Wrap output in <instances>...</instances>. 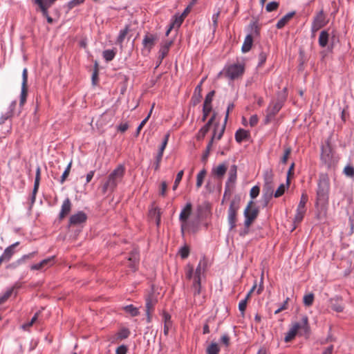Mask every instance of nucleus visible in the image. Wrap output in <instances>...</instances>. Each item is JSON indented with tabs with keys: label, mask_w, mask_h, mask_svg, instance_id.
<instances>
[{
	"label": "nucleus",
	"mask_w": 354,
	"mask_h": 354,
	"mask_svg": "<svg viewBox=\"0 0 354 354\" xmlns=\"http://www.w3.org/2000/svg\"><path fill=\"white\" fill-rule=\"evenodd\" d=\"M28 95V87L27 86H21V95H20V101L19 105L21 106L24 104L26 101V97Z\"/></svg>",
	"instance_id": "c9c22d12"
},
{
	"label": "nucleus",
	"mask_w": 354,
	"mask_h": 354,
	"mask_svg": "<svg viewBox=\"0 0 354 354\" xmlns=\"http://www.w3.org/2000/svg\"><path fill=\"white\" fill-rule=\"evenodd\" d=\"M167 189V183L165 181H162L160 186V195L165 196Z\"/></svg>",
	"instance_id": "338daca9"
},
{
	"label": "nucleus",
	"mask_w": 354,
	"mask_h": 354,
	"mask_svg": "<svg viewBox=\"0 0 354 354\" xmlns=\"http://www.w3.org/2000/svg\"><path fill=\"white\" fill-rule=\"evenodd\" d=\"M129 31V28L128 26H126L124 29L120 30L119 35L117 37L116 43L118 44L122 45L124 38L126 37L127 33Z\"/></svg>",
	"instance_id": "c756f323"
},
{
	"label": "nucleus",
	"mask_w": 354,
	"mask_h": 354,
	"mask_svg": "<svg viewBox=\"0 0 354 354\" xmlns=\"http://www.w3.org/2000/svg\"><path fill=\"white\" fill-rule=\"evenodd\" d=\"M299 330H303L304 334H309L310 333L308 318L306 315L302 317L301 322L292 324L291 328L285 335V342H290L295 339Z\"/></svg>",
	"instance_id": "7ed1b4c3"
},
{
	"label": "nucleus",
	"mask_w": 354,
	"mask_h": 354,
	"mask_svg": "<svg viewBox=\"0 0 354 354\" xmlns=\"http://www.w3.org/2000/svg\"><path fill=\"white\" fill-rule=\"evenodd\" d=\"M344 174L351 178H354V167L352 165H348L344 169Z\"/></svg>",
	"instance_id": "ea45409f"
},
{
	"label": "nucleus",
	"mask_w": 354,
	"mask_h": 354,
	"mask_svg": "<svg viewBox=\"0 0 354 354\" xmlns=\"http://www.w3.org/2000/svg\"><path fill=\"white\" fill-rule=\"evenodd\" d=\"M87 220V215L82 211H79L76 214L71 216L69 218V225H79L84 223Z\"/></svg>",
	"instance_id": "9b49d317"
},
{
	"label": "nucleus",
	"mask_w": 354,
	"mask_h": 354,
	"mask_svg": "<svg viewBox=\"0 0 354 354\" xmlns=\"http://www.w3.org/2000/svg\"><path fill=\"white\" fill-rule=\"evenodd\" d=\"M209 129L204 125L198 131L197 138L198 140L203 139L206 133L209 131Z\"/></svg>",
	"instance_id": "09e8293b"
},
{
	"label": "nucleus",
	"mask_w": 354,
	"mask_h": 354,
	"mask_svg": "<svg viewBox=\"0 0 354 354\" xmlns=\"http://www.w3.org/2000/svg\"><path fill=\"white\" fill-rule=\"evenodd\" d=\"M248 29L250 32L245 37L241 47V50L244 53H248L250 50L253 44V37H258L260 34V28L257 21L250 22L248 26Z\"/></svg>",
	"instance_id": "20e7f679"
},
{
	"label": "nucleus",
	"mask_w": 354,
	"mask_h": 354,
	"mask_svg": "<svg viewBox=\"0 0 354 354\" xmlns=\"http://www.w3.org/2000/svg\"><path fill=\"white\" fill-rule=\"evenodd\" d=\"M249 136V132L243 129H239L235 133V140L239 143L247 140Z\"/></svg>",
	"instance_id": "b1692460"
},
{
	"label": "nucleus",
	"mask_w": 354,
	"mask_h": 354,
	"mask_svg": "<svg viewBox=\"0 0 354 354\" xmlns=\"http://www.w3.org/2000/svg\"><path fill=\"white\" fill-rule=\"evenodd\" d=\"M56 0H35V3L38 5L44 17H48V9Z\"/></svg>",
	"instance_id": "ddd939ff"
},
{
	"label": "nucleus",
	"mask_w": 354,
	"mask_h": 354,
	"mask_svg": "<svg viewBox=\"0 0 354 354\" xmlns=\"http://www.w3.org/2000/svg\"><path fill=\"white\" fill-rule=\"evenodd\" d=\"M219 15H220V11H218L216 13H214L212 17L213 26H214V29H213L214 32L216 31V29L218 26V19Z\"/></svg>",
	"instance_id": "052dcab7"
},
{
	"label": "nucleus",
	"mask_w": 354,
	"mask_h": 354,
	"mask_svg": "<svg viewBox=\"0 0 354 354\" xmlns=\"http://www.w3.org/2000/svg\"><path fill=\"white\" fill-rule=\"evenodd\" d=\"M192 205L190 202L187 203L185 206L181 210V212L179 215V221L181 223V232L183 234L185 232V228L187 222V220L189 216L192 214Z\"/></svg>",
	"instance_id": "6e6552de"
},
{
	"label": "nucleus",
	"mask_w": 354,
	"mask_h": 354,
	"mask_svg": "<svg viewBox=\"0 0 354 354\" xmlns=\"http://www.w3.org/2000/svg\"><path fill=\"white\" fill-rule=\"evenodd\" d=\"M289 301V297H287L283 303L275 311L274 314H278L282 310H286L288 308V304Z\"/></svg>",
	"instance_id": "6e6d98bb"
},
{
	"label": "nucleus",
	"mask_w": 354,
	"mask_h": 354,
	"mask_svg": "<svg viewBox=\"0 0 354 354\" xmlns=\"http://www.w3.org/2000/svg\"><path fill=\"white\" fill-rule=\"evenodd\" d=\"M84 1L85 0H71L68 3V7L69 9H72L74 7L83 3Z\"/></svg>",
	"instance_id": "bf43d9fd"
},
{
	"label": "nucleus",
	"mask_w": 354,
	"mask_h": 354,
	"mask_svg": "<svg viewBox=\"0 0 354 354\" xmlns=\"http://www.w3.org/2000/svg\"><path fill=\"white\" fill-rule=\"evenodd\" d=\"M169 138V133H167V134L165 135L163 140L162 141L161 145L159 148L158 153L156 157V161L153 164L154 169L156 171H158L160 168V162L162 158L163 152H164V150L166 148V146L168 143Z\"/></svg>",
	"instance_id": "9d476101"
},
{
	"label": "nucleus",
	"mask_w": 354,
	"mask_h": 354,
	"mask_svg": "<svg viewBox=\"0 0 354 354\" xmlns=\"http://www.w3.org/2000/svg\"><path fill=\"white\" fill-rule=\"evenodd\" d=\"M72 204L71 200L68 198H66L62 203L61 210L59 214V218L60 220L63 219L66 217V215L69 214L71 210Z\"/></svg>",
	"instance_id": "a211bd4d"
},
{
	"label": "nucleus",
	"mask_w": 354,
	"mask_h": 354,
	"mask_svg": "<svg viewBox=\"0 0 354 354\" xmlns=\"http://www.w3.org/2000/svg\"><path fill=\"white\" fill-rule=\"evenodd\" d=\"M219 127V124L218 123H216L214 124V133H213V136L211 138V140H209V143L207 144V147H206V150H208L210 151L211 150V148H212V144H213V141H214V139L216 137V128Z\"/></svg>",
	"instance_id": "603ef678"
},
{
	"label": "nucleus",
	"mask_w": 354,
	"mask_h": 354,
	"mask_svg": "<svg viewBox=\"0 0 354 354\" xmlns=\"http://www.w3.org/2000/svg\"><path fill=\"white\" fill-rule=\"evenodd\" d=\"M172 44V40H165L161 43L160 48L158 52V57L156 62V68H157L161 64L164 58L167 55L169 48Z\"/></svg>",
	"instance_id": "1a4fd4ad"
},
{
	"label": "nucleus",
	"mask_w": 354,
	"mask_h": 354,
	"mask_svg": "<svg viewBox=\"0 0 354 354\" xmlns=\"http://www.w3.org/2000/svg\"><path fill=\"white\" fill-rule=\"evenodd\" d=\"M313 22L319 26L320 25L322 28L325 26L326 22L323 10H321L317 14V15L314 17Z\"/></svg>",
	"instance_id": "c85d7f7f"
},
{
	"label": "nucleus",
	"mask_w": 354,
	"mask_h": 354,
	"mask_svg": "<svg viewBox=\"0 0 354 354\" xmlns=\"http://www.w3.org/2000/svg\"><path fill=\"white\" fill-rule=\"evenodd\" d=\"M279 3L277 1H271L266 6V10L268 12L276 10L279 8Z\"/></svg>",
	"instance_id": "a19ab883"
},
{
	"label": "nucleus",
	"mask_w": 354,
	"mask_h": 354,
	"mask_svg": "<svg viewBox=\"0 0 354 354\" xmlns=\"http://www.w3.org/2000/svg\"><path fill=\"white\" fill-rule=\"evenodd\" d=\"M212 111V106H203V118L202 121L205 122L209 114V113Z\"/></svg>",
	"instance_id": "5fc2aeb1"
},
{
	"label": "nucleus",
	"mask_w": 354,
	"mask_h": 354,
	"mask_svg": "<svg viewBox=\"0 0 354 354\" xmlns=\"http://www.w3.org/2000/svg\"><path fill=\"white\" fill-rule=\"evenodd\" d=\"M40 179H41V168L39 166H37V169H36V174H35L34 186H35L36 187H39Z\"/></svg>",
	"instance_id": "49530a36"
},
{
	"label": "nucleus",
	"mask_w": 354,
	"mask_h": 354,
	"mask_svg": "<svg viewBox=\"0 0 354 354\" xmlns=\"http://www.w3.org/2000/svg\"><path fill=\"white\" fill-rule=\"evenodd\" d=\"M129 261L131 262L129 266L132 269H136V265L139 261L138 253L136 251L133 252L129 257Z\"/></svg>",
	"instance_id": "7c9ffc66"
},
{
	"label": "nucleus",
	"mask_w": 354,
	"mask_h": 354,
	"mask_svg": "<svg viewBox=\"0 0 354 354\" xmlns=\"http://www.w3.org/2000/svg\"><path fill=\"white\" fill-rule=\"evenodd\" d=\"M330 179L328 175L326 173H322L319 175L317 181V187L316 189L315 206L325 207L328 204L330 192Z\"/></svg>",
	"instance_id": "f257e3e1"
},
{
	"label": "nucleus",
	"mask_w": 354,
	"mask_h": 354,
	"mask_svg": "<svg viewBox=\"0 0 354 354\" xmlns=\"http://www.w3.org/2000/svg\"><path fill=\"white\" fill-rule=\"evenodd\" d=\"M183 20H184V18H183L181 16H175L174 21L170 24L174 28H178L181 26Z\"/></svg>",
	"instance_id": "79ce46f5"
},
{
	"label": "nucleus",
	"mask_w": 354,
	"mask_h": 354,
	"mask_svg": "<svg viewBox=\"0 0 354 354\" xmlns=\"http://www.w3.org/2000/svg\"><path fill=\"white\" fill-rule=\"evenodd\" d=\"M290 184V180L288 179V178H286V184H281L279 187L277 188V189L274 192L273 196L275 198H279L283 195L286 190L289 187Z\"/></svg>",
	"instance_id": "393cba45"
},
{
	"label": "nucleus",
	"mask_w": 354,
	"mask_h": 354,
	"mask_svg": "<svg viewBox=\"0 0 354 354\" xmlns=\"http://www.w3.org/2000/svg\"><path fill=\"white\" fill-rule=\"evenodd\" d=\"M265 184L263 188V194L270 196H273V185H272V174L270 172H266L264 177Z\"/></svg>",
	"instance_id": "f8f14e48"
},
{
	"label": "nucleus",
	"mask_w": 354,
	"mask_h": 354,
	"mask_svg": "<svg viewBox=\"0 0 354 354\" xmlns=\"http://www.w3.org/2000/svg\"><path fill=\"white\" fill-rule=\"evenodd\" d=\"M308 201V196L306 194H302L300 201L297 208L296 214L294 218L295 223H300L304 216L306 213V204Z\"/></svg>",
	"instance_id": "0eeeda50"
},
{
	"label": "nucleus",
	"mask_w": 354,
	"mask_h": 354,
	"mask_svg": "<svg viewBox=\"0 0 354 354\" xmlns=\"http://www.w3.org/2000/svg\"><path fill=\"white\" fill-rule=\"evenodd\" d=\"M314 301V295L313 293H310L304 295V304L306 306H310L313 305Z\"/></svg>",
	"instance_id": "58836bf2"
},
{
	"label": "nucleus",
	"mask_w": 354,
	"mask_h": 354,
	"mask_svg": "<svg viewBox=\"0 0 354 354\" xmlns=\"http://www.w3.org/2000/svg\"><path fill=\"white\" fill-rule=\"evenodd\" d=\"M328 39H329V34H328V31L322 30L320 32L319 39H318L319 45L322 48L326 47L328 44Z\"/></svg>",
	"instance_id": "bb28decb"
},
{
	"label": "nucleus",
	"mask_w": 354,
	"mask_h": 354,
	"mask_svg": "<svg viewBox=\"0 0 354 354\" xmlns=\"http://www.w3.org/2000/svg\"><path fill=\"white\" fill-rule=\"evenodd\" d=\"M296 12L295 11H292L288 13H287L286 15H284L281 19H280L277 24L276 27L277 29H281L283 28L287 23L295 15Z\"/></svg>",
	"instance_id": "412c9836"
},
{
	"label": "nucleus",
	"mask_w": 354,
	"mask_h": 354,
	"mask_svg": "<svg viewBox=\"0 0 354 354\" xmlns=\"http://www.w3.org/2000/svg\"><path fill=\"white\" fill-rule=\"evenodd\" d=\"M282 106L283 102L281 100H277V102L270 103L266 111L267 113H270V115L275 116L279 112Z\"/></svg>",
	"instance_id": "aec40b11"
},
{
	"label": "nucleus",
	"mask_w": 354,
	"mask_h": 354,
	"mask_svg": "<svg viewBox=\"0 0 354 354\" xmlns=\"http://www.w3.org/2000/svg\"><path fill=\"white\" fill-rule=\"evenodd\" d=\"M129 330L128 328H123L118 332L116 336L118 339L122 340L129 337Z\"/></svg>",
	"instance_id": "72a5a7b5"
},
{
	"label": "nucleus",
	"mask_w": 354,
	"mask_h": 354,
	"mask_svg": "<svg viewBox=\"0 0 354 354\" xmlns=\"http://www.w3.org/2000/svg\"><path fill=\"white\" fill-rule=\"evenodd\" d=\"M124 167L122 165H118L109 176L108 180L102 186V192H113L116 188L118 183L122 178L124 174Z\"/></svg>",
	"instance_id": "f03ea898"
},
{
	"label": "nucleus",
	"mask_w": 354,
	"mask_h": 354,
	"mask_svg": "<svg viewBox=\"0 0 354 354\" xmlns=\"http://www.w3.org/2000/svg\"><path fill=\"white\" fill-rule=\"evenodd\" d=\"M128 348L127 346L122 344L119 346L115 351V354H127Z\"/></svg>",
	"instance_id": "69168bd1"
},
{
	"label": "nucleus",
	"mask_w": 354,
	"mask_h": 354,
	"mask_svg": "<svg viewBox=\"0 0 354 354\" xmlns=\"http://www.w3.org/2000/svg\"><path fill=\"white\" fill-rule=\"evenodd\" d=\"M162 317L164 321V334L167 335L169 329L172 326L171 317V315L167 312L163 313Z\"/></svg>",
	"instance_id": "4be33fe9"
},
{
	"label": "nucleus",
	"mask_w": 354,
	"mask_h": 354,
	"mask_svg": "<svg viewBox=\"0 0 354 354\" xmlns=\"http://www.w3.org/2000/svg\"><path fill=\"white\" fill-rule=\"evenodd\" d=\"M38 189H39V187H37L35 186L33 187L32 195L30 198L31 206L33 205V204L35 203L36 195L38 192Z\"/></svg>",
	"instance_id": "0e129e2a"
},
{
	"label": "nucleus",
	"mask_w": 354,
	"mask_h": 354,
	"mask_svg": "<svg viewBox=\"0 0 354 354\" xmlns=\"http://www.w3.org/2000/svg\"><path fill=\"white\" fill-rule=\"evenodd\" d=\"M260 189L258 186H254L251 189L250 192V197L254 199L258 196L259 194Z\"/></svg>",
	"instance_id": "4d7b16f0"
},
{
	"label": "nucleus",
	"mask_w": 354,
	"mask_h": 354,
	"mask_svg": "<svg viewBox=\"0 0 354 354\" xmlns=\"http://www.w3.org/2000/svg\"><path fill=\"white\" fill-rule=\"evenodd\" d=\"M124 310L127 313H129L132 317H136L140 313L138 309L134 307L132 304L124 306Z\"/></svg>",
	"instance_id": "2f4dec72"
},
{
	"label": "nucleus",
	"mask_w": 354,
	"mask_h": 354,
	"mask_svg": "<svg viewBox=\"0 0 354 354\" xmlns=\"http://www.w3.org/2000/svg\"><path fill=\"white\" fill-rule=\"evenodd\" d=\"M158 39V37L156 35L147 33L143 38L142 45L145 48H147L149 52L155 46L156 41Z\"/></svg>",
	"instance_id": "2eb2a0df"
},
{
	"label": "nucleus",
	"mask_w": 354,
	"mask_h": 354,
	"mask_svg": "<svg viewBox=\"0 0 354 354\" xmlns=\"http://www.w3.org/2000/svg\"><path fill=\"white\" fill-rule=\"evenodd\" d=\"M239 197H235L231 201L228 209L227 221L230 230H233L236 227V214L239 209Z\"/></svg>",
	"instance_id": "423d86ee"
},
{
	"label": "nucleus",
	"mask_w": 354,
	"mask_h": 354,
	"mask_svg": "<svg viewBox=\"0 0 354 354\" xmlns=\"http://www.w3.org/2000/svg\"><path fill=\"white\" fill-rule=\"evenodd\" d=\"M153 106H152L151 110H150V112L148 114V115L140 122V124L138 125V128H137V130H136V132H137V134H139L140 130L143 128V127L145 126V124H146V122L148 121L149 118H150V115H151V113L152 112V110H153Z\"/></svg>",
	"instance_id": "c03bdc74"
},
{
	"label": "nucleus",
	"mask_w": 354,
	"mask_h": 354,
	"mask_svg": "<svg viewBox=\"0 0 354 354\" xmlns=\"http://www.w3.org/2000/svg\"><path fill=\"white\" fill-rule=\"evenodd\" d=\"M246 306H247L246 299L241 300L239 304V309L243 315L245 310Z\"/></svg>",
	"instance_id": "774afa93"
},
{
	"label": "nucleus",
	"mask_w": 354,
	"mask_h": 354,
	"mask_svg": "<svg viewBox=\"0 0 354 354\" xmlns=\"http://www.w3.org/2000/svg\"><path fill=\"white\" fill-rule=\"evenodd\" d=\"M28 83V70L26 68H24L22 73V83L21 86H27Z\"/></svg>",
	"instance_id": "e2e57ef3"
},
{
	"label": "nucleus",
	"mask_w": 354,
	"mask_h": 354,
	"mask_svg": "<svg viewBox=\"0 0 354 354\" xmlns=\"http://www.w3.org/2000/svg\"><path fill=\"white\" fill-rule=\"evenodd\" d=\"M54 259H55V257L53 256L51 257H49V258L42 260L41 261H40V263L43 267L46 266H50V265L53 264Z\"/></svg>",
	"instance_id": "680f3d73"
},
{
	"label": "nucleus",
	"mask_w": 354,
	"mask_h": 354,
	"mask_svg": "<svg viewBox=\"0 0 354 354\" xmlns=\"http://www.w3.org/2000/svg\"><path fill=\"white\" fill-rule=\"evenodd\" d=\"M201 279H194L193 283V289H194V295L196 296L201 294Z\"/></svg>",
	"instance_id": "473e14b6"
},
{
	"label": "nucleus",
	"mask_w": 354,
	"mask_h": 354,
	"mask_svg": "<svg viewBox=\"0 0 354 354\" xmlns=\"http://www.w3.org/2000/svg\"><path fill=\"white\" fill-rule=\"evenodd\" d=\"M21 285L19 283H15L14 286L8 288L1 297H0V304L4 303L13 293L15 297L17 296V292L15 290L20 288Z\"/></svg>",
	"instance_id": "f3484780"
},
{
	"label": "nucleus",
	"mask_w": 354,
	"mask_h": 354,
	"mask_svg": "<svg viewBox=\"0 0 354 354\" xmlns=\"http://www.w3.org/2000/svg\"><path fill=\"white\" fill-rule=\"evenodd\" d=\"M206 175V170L205 169H202L198 174H197V179H196V187H201L202 184H203V179L205 178Z\"/></svg>",
	"instance_id": "4c0bfd02"
},
{
	"label": "nucleus",
	"mask_w": 354,
	"mask_h": 354,
	"mask_svg": "<svg viewBox=\"0 0 354 354\" xmlns=\"http://www.w3.org/2000/svg\"><path fill=\"white\" fill-rule=\"evenodd\" d=\"M267 59V53L264 51H261L259 55V63L258 67L262 66L266 62Z\"/></svg>",
	"instance_id": "a18cd8bd"
},
{
	"label": "nucleus",
	"mask_w": 354,
	"mask_h": 354,
	"mask_svg": "<svg viewBox=\"0 0 354 354\" xmlns=\"http://www.w3.org/2000/svg\"><path fill=\"white\" fill-rule=\"evenodd\" d=\"M157 303V299L152 296H148L146 298L145 308L146 313H152L154 310V307Z\"/></svg>",
	"instance_id": "a878e982"
},
{
	"label": "nucleus",
	"mask_w": 354,
	"mask_h": 354,
	"mask_svg": "<svg viewBox=\"0 0 354 354\" xmlns=\"http://www.w3.org/2000/svg\"><path fill=\"white\" fill-rule=\"evenodd\" d=\"M225 76L230 80H234L241 77L245 72L243 64H232L225 66L223 71Z\"/></svg>",
	"instance_id": "39448f33"
},
{
	"label": "nucleus",
	"mask_w": 354,
	"mask_h": 354,
	"mask_svg": "<svg viewBox=\"0 0 354 354\" xmlns=\"http://www.w3.org/2000/svg\"><path fill=\"white\" fill-rule=\"evenodd\" d=\"M219 127V124L218 123H216L214 124V133H213V136L211 138V140H209V143L207 144V147H206V150H208L210 151L211 150V148H212V144H213V141H214V139L216 137V128Z\"/></svg>",
	"instance_id": "3c124183"
},
{
	"label": "nucleus",
	"mask_w": 354,
	"mask_h": 354,
	"mask_svg": "<svg viewBox=\"0 0 354 354\" xmlns=\"http://www.w3.org/2000/svg\"><path fill=\"white\" fill-rule=\"evenodd\" d=\"M220 348L216 343H212L207 348V354H218Z\"/></svg>",
	"instance_id": "f704fd0d"
},
{
	"label": "nucleus",
	"mask_w": 354,
	"mask_h": 354,
	"mask_svg": "<svg viewBox=\"0 0 354 354\" xmlns=\"http://www.w3.org/2000/svg\"><path fill=\"white\" fill-rule=\"evenodd\" d=\"M252 203H253L252 201H250L248 203L246 208L244 210L243 214H244L245 218H248L250 220L254 221L258 216L259 210L257 208H254L253 209H251V206H252Z\"/></svg>",
	"instance_id": "6ab92c4d"
},
{
	"label": "nucleus",
	"mask_w": 354,
	"mask_h": 354,
	"mask_svg": "<svg viewBox=\"0 0 354 354\" xmlns=\"http://www.w3.org/2000/svg\"><path fill=\"white\" fill-rule=\"evenodd\" d=\"M291 153V148L287 147L284 150L283 156L281 159V162L282 164H286L288 161V158Z\"/></svg>",
	"instance_id": "de8ad7c7"
},
{
	"label": "nucleus",
	"mask_w": 354,
	"mask_h": 354,
	"mask_svg": "<svg viewBox=\"0 0 354 354\" xmlns=\"http://www.w3.org/2000/svg\"><path fill=\"white\" fill-rule=\"evenodd\" d=\"M36 254H37V252H32L28 254H24L20 259H19V261H20L21 263L22 264L26 260L33 258Z\"/></svg>",
	"instance_id": "864d4df0"
},
{
	"label": "nucleus",
	"mask_w": 354,
	"mask_h": 354,
	"mask_svg": "<svg viewBox=\"0 0 354 354\" xmlns=\"http://www.w3.org/2000/svg\"><path fill=\"white\" fill-rule=\"evenodd\" d=\"M183 171L181 170L180 171L177 175H176V179H175V181H174V184L173 185V190H176L180 183V182L182 180V178L183 176Z\"/></svg>",
	"instance_id": "37998d69"
},
{
	"label": "nucleus",
	"mask_w": 354,
	"mask_h": 354,
	"mask_svg": "<svg viewBox=\"0 0 354 354\" xmlns=\"http://www.w3.org/2000/svg\"><path fill=\"white\" fill-rule=\"evenodd\" d=\"M189 254V249L187 246H184L180 250V254L182 259H186Z\"/></svg>",
	"instance_id": "13d9d810"
},
{
	"label": "nucleus",
	"mask_w": 354,
	"mask_h": 354,
	"mask_svg": "<svg viewBox=\"0 0 354 354\" xmlns=\"http://www.w3.org/2000/svg\"><path fill=\"white\" fill-rule=\"evenodd\" d=\"M330 308L335 312L341 313L344 309L342 299L339 297H335L330 299Z\"/></svg>",
	"instance_id": "dca6fc26"
},
{
	"label": "nucleus",
	"mask_w": 354,
	"mask_h": 354,
	"mask_svg": "<svg viewBox=\"0 0 354 354\" xmlns=\"http://www.w3.org/2000/svg\"><path fill=\"white\" fill-rule=\"evenodd\" d=\"M204 268H202L201 261H200L195 270L194 279H201V276L204 272Z\"/></svg>",
	"instance_id": "8fccbe9b"
},
{
	"label": "nucleus",
	"mask_w": 354,
	"mask_h": 354,
	"mask_svg": "<svg viewBox=\"0 0 354 354\" xmlns=\"http://www.w3.org/2000/svg\"><path fill=\"white\" fill-rule=\"evenodd\" d=\"M237 178V166L236 165H232L229 170L228 173V179L226 183H228V185H230V183L234 184Z\"/></svg>",
	"instance_id": "5701e85b"
},
{
	"label": "nucleus",
	"mask_w": 354,
	"mask_h": 354,
	"mask_svg": "<svg viewBox=\"0 0 354 354\" xmlns=\"http://www.w3.org/2000/svg\"><path fill=\"white\" fill-rule=\"evenodd\" d=\"M227 170V164L226 162H224L220 165H218L216 167H213L212 169V175L218 179H221L223 178Z\"/></svg>",
	"instance_id": "4468645a"
},
{
	"label": "nucleus",
	"mask_w": 354,
	"mask_h": 354,
	"mask_svg": "<svg viewBox=\"0 0 354 354\" xmlns=\"http://www.w3.org/2000/svg\"><path fill=\"white\" fill-rule=\"evenodd\" d=\"M214 94H215L214 91H212L207 94V95L205 96V98L203 106H212V102L213 97H214Z\"/></svg>",
	"instance_id": "e433bc0d"
},
{
	"label": "nucleus",
	"mask_w": 354,
	"mask_h": 354,
	"mask_svg": "<svg viewBox=\"0 0 354 354\" xmlns=\"http://www.w3.org/2000/svg\"><path fill=\"white\" fill-rule=\"evenodd\" d=\"M117 53V50L115 48L105 50L102 53L103 58L106 60V62H109L112 61L115 55Z\"/></svg>",
	"instance_id": "cd10ccee"
}]
</instances>
